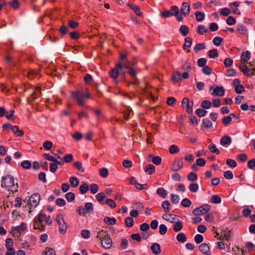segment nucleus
Returning <instances> with one entry per match:
<instances>
[{
	"mask_svg": "<svg viewBox=\"0 0 255 255\" xmlns=\"http://www.w3.org/2000/svg\"><path fill=\"white\" fill-rule=\"evenodd\" d=\"M144 171L149 175L152 174L155 171V167L152 164H148L146 165Z\"/></svg>",
	"mask_w": 255,
	"mask_h": 255,
	"instance_id": "cd10ccee",
	"label": "nucleus"
},
{
	"mask_svg": "<svg viewBox=\"0 0 255 255\" xmlns=\"http://www.w3.org/2000/svg\"><path fill=\"white\" fill-rule=\"evenodd\" d=\"M212 126V122L207 119H203L202 121V127L209 128Z\"/></svg>",
	"mask_w": 255,
	"mask_h": 255,
	"instance_id": "58836bf2",
	"label": "nucleus"
},
{
	"mask_svg": "<svg viewBox=\"0 0 255 255\" xmlns=\"http://www.w3.org/2000/svg\"><path fill=\"white\" fill-rule=\"evenodd\" d=\"M171 79L174 82H178L181 79L180 73L178 71L174 72L171 76Z\"/></svg>",
	"mask_w": 255,
	"mask_h": 255,
	"instance_id": "7c9ffc66",
	"label": "nucleus"
},
{
	"mask_svg": "<svg viewBox=\"0 0 255 255\" xmlns=\"http://www.w3.org/2000/svg\"><path fill=\"white\" fill-rule=\"evenodd\" d=\"M195 16L196 17V19L197 21L200 22L204 20L205 18V14L200 11H196L195 12Z\"/></svg>",
	"mask_w": 255,
	"mask_h": 255,
	"instance_id": "4be33fe9",
	"label": "nucleus"
},
{
	"mask_svg": "<svg viewBox=\"0 0 255 255\" xmlns=\"http://www.w3.org/2000/svg\"><path fill=\"white\" fill-rule=\"evenodd\" d=\"M240 2L238 1H235L234 2L230 3L229 5L230 7L232 9L233 13L238 15L241 14V12L238 8V7L239 6Z\"/></svg>",
	"mask_w": 255,
	"mask_h": 255,
	"instance_id": "2eb2a0df",
	"label": "nucleus"
},
{
	"mask_svg": "<svg viewBox=\"0 0 255 255\" xmlns=\"http://www.w3.org/2000/svg\"><path fill=\"white\" fill-rule=\"evenodd\" d=\"M183 166V161L182 158L176 159L171 165V170L173 171H177L180 170Z\"/></svg>",
	"mask_w": 255,
	"mask_h": 255,
	"instance_id": "1a4fd4ad",
	"label": "nucleus"
},
{
	"mask_svg": "<svg viewBox=\"0 0 255 255\" xmlns=\"http://www.w3.org/2000/svg\"><path fill=\"white\" fill-rule=\"evenodd\" d=\"M210 209V207L208 204H204L198 208H195L193 210V214L195 215H202L208 211H209Z\"/></svg>",
	"mask_w": 255,
	"mask_h": 255,
	"instance_id": "423d86ee",
	"label": "nucleus"
},
{
	"mask_svg": "<svg viewBox=\"0 0 255 255\" xmlns=\"http://www.w3.org/2000/svg\"><path fill=\"white\" fill-rule=\"evenodd\" d=\"M207 60L204 58H200L197 60V65L199 67H202L206 66Z\"/></svg>",
	"mask_w": 255,
	"mask_h": 255,
	"instance_id": "052dcab7",
	"label": "nucleus"
},
{
	"mask_svg": "<svg viewBox=\"0 0 255 255\" xmlns=\"http://www.w3.org/2000/svg\"><path fill=\"white\" fill-rule=\"evenodd\" d=\"M208 148L212 153L219 154L220 152L219 150L216 147L215 144L212 143L208 145Z\"/></svg>",
	"mask_w": 255,
	"mask_h": 255,
	"instance_id": "2f4dec72",
	"label": "nucleus"
},
{
	"mask_svg": "<svg viewBox=\"0 0 255 255\" xmlns=\"http://www.w3.org/2000/svg\"><path fill=\"white\" fill-rule=\"evenodd\" d=\"M5 247L6 249H13V241L10 238H7L6 239Z\"/></svg>",
	"mask_w": 255,
	"mask_h": 255,
	"instance_id": "680f3d73",
	"label": "nucleus"
},
{
	"mask_svg": "<svg viewBox=\"0 0 255 255\" xmlns=\"http://www.w3.org/2000/svg\"><path fill=\"white\" fill-rule=\"evenodd\" d=\"M199 189V186L197 183H193L189 185V190L193 193L196 192Z\"/></svg>",
	"mask_w": 255,
	"mask_h": 255,
	"instance_id": "37998d69",
	"label": "nucleus"
},
{
	"mask_svg": "<svg viewBox=\"0 0 255 255\" xmlns=\"http://www.w3.org/2000/svg\"><path fill=\"white\" fill-rule=\"evenodd\" d=\"M212 106V103L209 100H203L201 104V106L204 109H209Z\"/></svg>",
	"mask_w": 255,
	"mask_h": 255,
	"instance_id": "c03bdc74",
	"label": "nucleus"
},
{
	"mask_svg": "<svg viewBox=\"0 0 255 255\" xmlns=\"http://www.w3.org/2000/svg\"><path fill=\"white\" fill-rule=\"evenodd\" d=\"M152 253L154 255H157L161 253L160 246L157 243H153L150 247Z\"/></svg>",
	"mask_w": 255,
	"mask_h": 255,
	"instance_id": "dca6fc26",
	"label": "nucleus"
},
{
	"mask_svg": "<svg viewBox=\"0 0 255 255\" xmlns=\"http://www.w3.org/2000/svg\"><path fill=\"white\" fill-rule=\"evenodd\" d=\"M208 55L210 58H215L218 56V50L216 49L210 50L208 51Z\"/></svg>",
	"mask_w": 255,
	"mask_h": 255,
	"instance_id": "72a5a7b5",
	"label": "nucleus"
},
{
	"mask_svg": "<svg viewBox=\"0 0 255 255\" xmlns=\"http://www.w3.org/2000/svg\"><path fill=\"white\" fill-rule=\"evenodd\" d=\"M128 5L130 7V8L132 9L137 15H142V13L140 11V8L138 6L131 4H128Z\"/></svg>",
	"mask_w": 255,
	"mask_h": 255,
	"instance_id": "393cba45",
	"label": "nucleus"
},
{
	"mask_svg": "<svg viewBox=\"0 0 255 255\" xmlns=\"http://www.w3.org/2000/svg\"><path fill=\"white\" fill-rule=\"evenodd\" d=\"M117 68L120 70H122L124 68L126 69L131 68L130 66V62L128 61L127 63H122L121 62H118L117 63Z\"/></svg>",
	"mask_w": 255,
	"mask_h": 255,
	"instance_id": "412c9836",
	"label": "nucleus"
},
{
	"mask_svg": "<svg viewBox=\"0 0 255 255\" xmlns=\"http://www.w3.org/2000/svg\"><path fill=\"white\" fill-rule=\"evenodd\" d=\"M84 94L81 91H76L71 92V97L80 106L84 104Z\"/></svg>",
	"mask_w": 255,
	"mask_h": 255,
	"instance_id": "7ed1b4c3",
	"label": "nucleus"
},
{
	"mask_svg": "<svg viewBox=\"0 0 255 255\" xmlns=\"http://www.w3.org/2000/svg\"><path fill=\"white\" fill-rule=\"evenodd\" d=\"M108 236V234L107 233L104 232V231H101L98 233L97 238L99 239L101 241L102 239H104V238H106V237Z\"/></svg>",
	"mask_w": 255,
	"mask_h": 255,
	"instance_id": "bf43d9fd",
	"label": "nucleus"
},
{
	"mask_svg": "<svg viewBox=\"0 0 255 255\" xmlns=\"http://www.w3.org/2000/svg\"><path fill=\"white\" fill-rule=\"evenodd\" d=\"M182 106L186 109V112L188 114H191L193 112V102H190L188 98H184L182 101Z\"/></svg>",
	"mask_w": 255,
	"mask_h": 255,
	"instance_id": "0eeeda50",
	"label": "nucleus"
},
{
	"mask_svg": "<svg viewBox=\"0 0 255 255\" xmlns=\"http://www.w3.org/2000/svg\"><path fill=\"white\" fill-rule=\"evenodd\" d=\"M27 229V225L24 222H21L19 226H17V233L21 235Z\"/></svg>",
	"mask_w": 255,
	"mask_h": 255,
	"instance_id": "aec40b11",
	"label": "nucleus"
},
{
	"mask_svg": "<svg viewBox=\"0 0 255 255\" xmlns=\"http://www.w3.org/2000/svg\"><path fill=\"white\" fill-rule=\"evenodd\" d=\"M40 201V195L38 193L32 194L29 199V205H25L23 207L24 213L25 214L28 211L29 213L32 212V209L36 208L39 204Z\"/></svg>",
	"mask_w": 255,
	"mask_h": 255,
	"instance_id": "f257e3e1",
	"label": "nucleus"
},
{
	"mask_svg": "<svg viewBox=\"0 0 255 255\" xmlns=\"http://www.w3.org/2000/svg\"><path fill=\"white\" fill-rule=\"evenodd\" d=\"M73 166L80 172H84V169L83 168L82 163L80 161H75L73 163Z\"/></svg>",
	"mask_w": 255,
	"mask_h": 255,
	"instance_id": "473e14b6",
	"label": "nucleus"
},
{
	"mask_svg": "<svg viewBox=\"0 0 255 255\" xmlns=\"http://www.w3.org/2000/svg\"><path fill=\"white\" fill-rule=\"evenodd\" d=\"M41 91L40 87H36L35 88L34 91L31 94V97L34 100L37 99L38 97L41 96Z\"/></svg>",
	"mask_w": 255,
	"mask_h": 255,
	"instance_id": "f3484780",
	"label": "nucleus"
},
{
	"mask_svg": "<svg viewBox=\"0 0 255 255\" xmlns=\"http://www.w3.org/2000/svg\"><path fill=\"white\" fill-rule=\"evenodd\" d=\"M162 218L164 220L172 223L176 222V220H178L177 216L172 214H164L162 215Z\"/></svg>",
	"mask_w": 255,
	"mask_h": 255,
	"instance_id": "ddd939ff",
	"label": "nucleus"
},
{
	"mask_svg": "<svg viewBox=\"0 0 255 255\" xmlns=\"http://www.w3.org/2000/svg\"><path fill=\"white\" fill-rule=\"evenodd\" d=\"M101 243L102 247L106 249H109L111 248L112 245V239L109 236L106 237V238H104V239H102V240L101 241Z\"/></svg>",
	"mask_w": 255,
	"mask_h": 255,
	"instance_id": "f8f14e48",
	"label": "nucleus"
},
{
	"mask_svg": "<svg viewBox=\"0 0 255 255\" xmlns=\"http://www.w3.org/2000/svg\"><path fill=\"white\" fill-rule=\"evenodd\" d=\"M84 208L85 209V211L86 212V214L91 213L94 210L93 205L92 203L90 202L86 203L85 204V207Z\"/></svg>",
	"mask_w": 255,
	"mask_h": 255,
	"instance_id": "b1692460",
	"label": "nucleus"
},
{
	"mask_svg": "<svg viewBox=\"0 0 255 255\" xmlns=\"http://www.w3.org/2000/svg\"><path fill=\"white\" fill-rule=\"evenodd\" d=\"M56 221L59 227V231L62 234H64L67 230V225L64 222L63 217L61 214H58L56 218Z\"/></svg>",
	"mask_w": 255,
	"mask_h": 255,
	"instance_id": "39448f33",
	"label": "nucleus"
},
{
	"mask_svg": "<svg viewBox=\"0 0 255 255\" xmlns=\"http://www.w3.org/2000/svg\"><path fill=\"white\" fill-rule=\"evenodd\" d=\"M174 225L173 226V230L176 232H178L180 231L183 227L182 224L181 222H180L179 219L176 220V222H174Z\"/></svg>",
	"mask_w": 255,
	"mask_h": 255,
	"instance_id": "6ab92c4d",
	"label": "nucleus"
},
{
	"mask_svg": "<svg viewBox=\"0 0 255 255\" xmlns=\"http://www.w3.org/2000/svg\"><path fill=\"white\" fill-rule=\"evenodd\" d=\"M100 175L103 178H106L108 175V170L106 168H102L99 170Z\"/></svg>",
	"mask_w": 255,
	"mask_h": 255,
	"instance_id": "3c124183",
	"label": "nucleus"
},
{
	"mask_svg": "<svg viewBox=\"0 0 255 255\" xmlns=\"http://www.w3.org/2000/svg\"><path fill=\"white\" fill-rule=\"evenodd\" d=\"M89 185L86 183L82 184L79 188L80 192L82 194H85L89 190Z\"/></svg>",
	"mask_w": 255,
	"mask_h": 255,
	"instance_id": "c85d7f7f",
	"label": "nucleus"
},
{
	"mask_svg": "<svg viewBox=\"0 0 255 255\" xmlns=\"http://www.w3.org/2000/svg\"><path fill=\"white\" fill-rule=\"evenodd\" d=\"M65 198L69 202H71L75 199V194L72 192H68L66 194Z\"/></svg>",
	"mask_w": 255,
	"mask_h": 255,
	"instance_id": "69168bd1",
	"label": "nucleus"
},
{
	"mask_svg": "<svg viewBox=\"0 0 255 255\" xmlns=\"http://www.w3.org/2000/svg\"><path fill=\"white\" fill-rule=\"evenodd\" d=\"M205 44L204 43H200L196 44L194 47V49L196 52H197L199 50L205 49Z\"/></svg>",
	"mask_w": 255,
	"mask_h": 255,
	"instance_id": "a18cd8bd",
	"label": "nucleus"
},
{
	"mask_svg": "<svg viewBox=\"0 0 255 255\" xmlns=\"http://www.w3.org/2000/svg\"><path fill=\"white\" fill-rule=\"evenodd\" d=\"M125 225L128 227H131L133 225V220L131 217H127L125 219Z\"/></svg>",
	"mask_w": 255,
	"mask_h": 255,
	"instance_id": "8fccbe9b",
	"label": "nucleus"
},
{
	"mask_svg": "<svg viewBox=\"0 0 255 255\" xmlns=\"http://www.w3.org/2000/svg\"><path fill=\"white\" fill-rule=\"evenodd\" d=\"M226 22L228 25H232L236 23V20L233 16H230L227 18Z\"/></svg>",
	"mask_w": 255,
	"mask_h": 255,
	"instance_id": "0e129e2a",
	"label": "nucleus"
},
{
	"mask_svg": "<svg viewBox=\"0 0 255 255\" xmlns=\"http://www.w3.org/2000/svg\"><path fill=\"white\" fill-rule=\"evenodd\" d=\"M120 70H121L117 68L116 65L115 68L112 69L110 72L111 77L113 79H116L119 75V71Z\"/></svg>",
	"mask_w": 255,
	"mask_h": 255,
	"instance_id": "bb28decb",
	"label": "nucleus"
},
{
	"mask_svg": "<svg viewBox=\"0 0 255 255\" xmlns=\"http://www.w3.org/2000/svg\"><path fill=\"white\" fill-rule=\"evenodd\" d=\"M192 44V39L189 37H187L185 38V43L183 45V48L184 49H186L189 48Z\"/></svg>",
	"mask_w": 255,
	"mask_h": 255,
	"instance_id": "e433bc0d",
	"label": "nucleus"
},
{
	"mask_svg": "<svg viewBox=\"0 0 255 255\" xmlns=\"http://www.w3.org/2000/svg\"><path fill=\"white\" fill-rule=\"evenodd\" d=\"M237 31L240 34L245 35L247 33L248 29L245 26L240 24L237 26Z\"/></svg>",
	"mask_w": 255,
	"mask_h": 255,
	"instance_id": "5701e85b",
	"label": "nucleus"
},
{
	"mask_svg": "<svg viewBox=\"0 0 255 255\" xmlns=\"http://www.w3.org/2000/svg\"><path fill=\"white\" fill-rule=\"evenodd\" d=\"M45 255H56L55 252L53 249L46 248L45 249Z\"/></svg>",
	"mask_w": 255,
	"mask_h": 255,
	"instance_id": "774afa93",
	"label": "nucleus"
},
{
	"mask_svg": "<svg viewBox=\"0 0 255 255\" xmlns=\"http://www.w3.org/2000/svg\"><path fill=\"white\" fill-rule=\"evenodd\" d=\"M71 186L73 187H76L79 184V181L78 179L75 177H71L69 179Z\"/></svg>",
	"mask_w": 255,
	"mask_h": 255,
	"instance_id": "a878e982",
	"label": "nucleus"
},
{
	"mask_svg": "<svg viewBox=\"0 0 255 255\" xmlns=\"http://www.w3.org/2000/svg\"><path fill=\"white\" fill-rule=\"evenodd\" d=\"M197 32L199 34H203L204 33L208 32V29L206 27L202 25H198L197 27Z\"/></svg>",
	"mask_w": 255,
	"mask_h": 255,
	"instance_id": "de8ad7c7",
	"label": "nucleus"
},
{
	"mask_svg": "<svg viewBox=\"0 0 255 255\" xmlns=\"http://www.w3.org/2000/svg\"><path fill=\"white\" fill-rule=\"evenodd\" d=\"M187 179L188 180L194 182L198 179L197 175L194 172H190L187 176Z\"/></svg>",
	"mask_w": 255,
	"mask_h": 255,
	"instance_id": "49530a36",
	"label": "nucleus"
},
{
	"mask_svg": "<svg viewBox=\"0 0 255 255\" xmlns=\"http://www.w3.org/2000/svg\"><path fill=\"white\" fill-rule=\"evenodd\" d=\"M157 194L163 198H165L167 195L166 190L163 188H159L156 191Z\"/></svg>",
	"mask_w": 255,
	"mask_h": 255,
	"instance_id": "4c0bfd02",
	"label": "nucleus"
},
{
	"mask_svg": "<svg viewBox=\"0 0 255 255\" xmlns=\"http://www.w3.org/2000/svg\"><path fill=\"white\" fill-rule=\"evenodd\" d=\"M105 203L111 208H114L116 207V203L113 199H107Z\"/></svg>",
	"mask_w": 255,
	"mask_h": 255,
	"instance_id": "4d7b16f0",
	"label": "nucleus"
},
{
	"mask_svg": "<svg viewBox=\"0 0 255 255\" xmlns=\"http://www.w3.org/2000/svg\"><path fill=\"white\" fill-rule=\"evenodd\" d=\"M52 145L53 143L50 141H46L43 144V147L48 150L51 149Z\"/></svg>",
	"mask_w": 255,
	"mask_h": 255,
	"instance_id": "e2e57ef3",
	"label": "nucleus"
},
{
	"mask_svg": "<svg viewBox=\"0 0 255 255\" xmlns=\"http://www.w3.org/2000/svg\"><path fill=\"white\" fill-rule=\"evenodd\" d=\"M180 32L185 36L189 33V28L185 25H182L179 28Z\"/></svg>",
	"mask_w": 255,
	"mask_h": 255,
	"instance_id": "ea45409f",
	"label": "nucleus"
},
{
	"mask_svg": "<svg viewBox=\"0 0 255 255\" xmlns=\"http://www.w3.org/2000/svg\"><path fill=\"white\" fill-rule=\"evenodd\" d=\"M199 251L204 254L209 252L210 248L207 244L203 243L201 244L199 247Z\"/></svg>",
	"mask_w": 255,
	"mask_h": 255,
	"instance_id": "a211bd4d",
	"label": "nucleus"
},
{
	"mask_svg": "<svg viewBox=\"0 0 255 255\" xmlns=\"http://www.w3.org/2000/svg\"><path fill=\"white\" fill-rule=\"evenodd\" d=\"M177 241L180 243H184L186 241V237L184 233H179L176 236Z\"/></svg>",
	"mask_w": 255,
	"mask_h": 255,
	"instance_id": "79ce46f5",
	"label": "nucleus"
},
{
	"mask_svg": "<svg viewBox=\"0 0 255 255\" xmlns=\"http://www.w3.org/2000/svg\"><path fill=\"white\" fill-rule=\"evenodd\" d=\"M223 41V38L220 37L216 36L214 38L213 40V42L214 44L216 46H219L221 44V43Z\"/></svg>",
	"mask_w": 255,
	"mask_h": 255,
	"instance_id": "864d4df0",
	"label": "nucleus"
},
{
	"mask_svg": "<svg viewBox=\"0 0 255 255\" xmlns=\"http://www.w3.org/2000/svg\"><path fill=\"white\" fill-rule=\"evenodd\" d=\"M181 205L184 207H189L191 205V202L189 199H183L181 202Z\"/></svg>",
	"mask_w": 255,
	"mask_h": 255,
	"instance_id": "603ef678",
	"label": "nucleus"
},
{
	"mask_svg": "<svg viewBox=\"0 0 255 255\" xmlns=\"http://www.w3.org/2000/svg\"><path fill=\"white\" fill-rule=\"evenodd\" d=\"M170 204L168 201H164L162 203V207L165 212H168L170 210Z\"/></svg>",
	"mask_w": 255,
	"mask_h": 255,
	"instance_id": "09e8293b",
	"label": "nucleus"
},
{
	"mask_svg": "<svg viewBox=\"0 0 255 255\" xmlns=\"http://www.w3.org/2000/svg\"><path fill=\"white\" fill-rule=\"evenodd\" d=\"M231 138L229 136L224 135L220 140V144L224 146H227L231 143Z\"/></svg>",
	"mask_w": 255,
	"mask_h": 255,
	"instance_id": "4468645a",
	"label": "nucleus"
},
{
	"mask_svg": "<svg viewBox=\"0 0 255 255\" xmlns=\"http://www.w3.org/2000/svg\"><path fill=\"white\" fill-rule=\"evenodd\" d=\"M14 183V179L12 176L7 175L2 177L1 181L2 187L8 188L13 186Z\"/></svg>",
	"mask_w": 255,
	"mask_h": 255,
	"instance_id": "20e7f679",
	"label": "nucleus"
},
{
	"mask_svg": "<svg viewBox=\"0 0 255 255\" xmlns=\"http://www.w3.org/2000/svg\"><path fill=\"white\" fill-rule=\"evenodd\" d=\"M167 231V228L164 224H161L159 227V232L160 234L163 235L166 234Z\"/></svg>",
	"mask_w": 255,
	"mask_h": 255,
	"instance_id": "13d9d810",
	"label": "nucleus"
},
{
	"mask_svg": "<svg viewBox=\"0 0 255 255\" xmlns=\"http://www.w3.org/2000/svg\"><path fill=\"white\" fill-rule=\"evenodd\" d=\"M210 201L214 204H219L221 202V199L218 195H214L211 196Z\"/></svg>",
	"mask_w": 255,
	"mask_h": 255,
	"instance_id": "c9c22d12",
	"label": "nucleus"
},
{
	"mask_svg": "<svg viewBox=\"0 0 255 255\" xmlns=\"http://www.w3.org/2000/svg\"><path fill=\"white\" fill-rule=\"evenodd\" d=\"M251 55V53L248 51L244 52L241 55V59L244 61L246 62L250 59Z\"/></svg>",
	"mask_w": 255,
	"mask_h": 255,
	"instance_id": "f704fd0d",
	"label": "nucleus"
},
{
	"mask_svg": "<svg viewBox=\"0 0 255 255\" xmlns=\"http://www.w3.org/2000/svg\"><path fill=\"white\" fill-rule=\"evenodd\" d=\"M232 121V118L230 116L225 117L222 120V123L225 126L228 125Z\"/></svg>",
	"mask_w": 255,
	"mask_h": 255,
	"instance_id": "338daca9",
	"label": "nucleus"
},
{
	"mask_svg": "<svg viewBox=\"0 0 255 255\" xmlns=\"http://www.w3.org/2000/svg\"><path fill=\"white\" fill-rule=\"evenodd\" d=\"M169 151L171 154H175L178 152L179 150L177 146L173 144L170 146Z\"/></svg>",
	"mask_w": 255,
	"mask_h": 255,
	"instance_id": "6e6d98bb",
	"label": "nucleus"
},
{
	"mask_svg": "<svg viewBox=\"0 0 255 255\" xmlns=\"http://www.w3.org/2000/svg\"><path fill=\"white\" fill-rule=\"evenodd\" d=\"M182 69L185 71L189 72L191 70V65L189 62L186 61L182 65Z\"/></svg>",
	"mask_w": 255,
	"mask_h": 255,
	"instance_id": "a19ab883",
	"label": "nucleus"
},
{
	"mask_svg": "<svg viewBox=\"0 0 255 255\" xmlns=\"http://www.w3.org/2000/svg\"><path fill=\"white\" fill-rule=\"evenodd\" d=\"M46 216L43 213H40L38 216L35 218L33 222V227L34 229H38L40 231H44L45 225L44 223L45 222Z\"/></svg>",
	"mask_w": 255,
	"mask_h": 255,
	"instance_id": "f03ea898",
	"label": "nucleus"
},
{
	"mask_svg": "<svg viewBox=\"0 0 255 255\" xmlns=\"http://www.w3.org/2000/svg\"><path fill=\"white\" fill-rule=\"evenodd\" d=\"M21 166L24 169H29L31 166V162L28 160H24L20 164Z\"/></svg>",
	"mask_w": 255,
	"mask_h": 255,
	"instance_id": "5fc2aeb1",
	"label": "nucleus"
},
{
	"mask_svg": "<svg viewBox=\"0 0 255 255\" xmlns=\"http://www.w3.org/2000/svg\"><path fill=\"white\" fill-rule=\"evenodd\" d=\"M210 90H213V92L211 94L214 96L222 97L224 96L225 94L224 89L222 86H216L215 87H211Z\"/></svg>",
	"mask_w": 255,
	"mask_h": 255,
	"instance_id": "9d476101",
	"label": "nucleus"
},
{
	"mask_svg": "<svg viewBox=\"0 0 255 255\" xmlns=\"http://www.w3.org/2000/svg\"><path fill=\"white\" fill-rule=\"evenodd\" d=\"M104 222L106 224L110 225H113L116 224V219L115 218H110L109 217H106L104 218Z\"/></svg>",
	"mask_w": 255,
	"mask_h": 255,
	"instance_id": "c756f323",
	"label": "nucleus"
},
{
	"mask_svg": "<svg viewBox=\"0 0 255 255\" xmlns=\"http://www.w3.org/2000/svg\"><path fill=\"white\" fill-rule=\"evenodd\" d=\"M190 7L188 3L184 2L182 4V6L180 8V12L185 16H187L190 13Z\"/></svg>",
	"mask_w": 255,
	"mask_h": 255,
	"instance_id": "9b49d317",
	"label": "nucleus"
},
{
	"mask_svg": "<svg viewBox=\"0 0 255 255\" xmlns=\"http://www.w3.org/2000/svg\"><path fill=\"white\" fill-rule=\"evenodd\" d=\"M43 156L48 161H53L59 165L63 164L61 157L56 153L54 154V156H51L49 154L47 153L43 154Z\"/></svg>",
	"mask_w": 255,
	"mask_h": 255,
	"instance_id": "6e6552de",
	"label": "nucleus"
}]
</instances>
